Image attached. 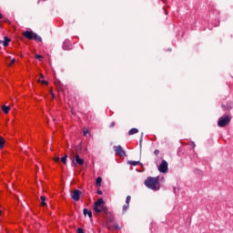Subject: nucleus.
<instances>
[{
    "mask_svg": "<svg viewBox=\"0 0 233 233\" xmlns=\"http://www.w3.org/2000/svg\"><path fill=\"white\" fill-rule=\"evenodd\" d=\"M93 210L96 214H101V212H104L106 216H110L106 218L107 228L109 230H117L119 228L117 224H114V217H112V214L108 212V208L105 206V200H103V198H98L97 201L95 202Z\"/></svg>",
    "mask_w": 233,
    "mask_h": 233,
    "instance_id": "obj_1",
    "label": "nucleus"
},
{
    "mask_svg": "<svg viewBox=\"0 0 233 233\" xmlns=\"http://www.w3.org/2000/svg\"><path fill=\"white\" fill-rule=\"evenodd\" d=\"M144 184L147 188H150V190H159L161 188V184L159 183V177H148Z\"/></svg>",
    "mask_w": 233,
    "mask_h": 233,
    "instance_id": "obj_2",
    "label": "nucleus"
},
{
    "mask_svg": "<svg viewBox=\"0 0 233 233\" xmlns=\"http://www.w3.org/2000/svg\"><path fill=\"white\" fill-rule=\"evenodd\" d=\"M22 35L25 37V39L37 41L38 43H41L43 41V38L41 36L37 35V34L34 33L33 31H25Z\"/></svg>",
    "mask_w": 233,
    "mask_h": 233,
    "instance_id": "obj_3",
    "label": "nucleus"
},
{
    "mask_svg": "<svg viewBox=\"0 0 233 233\" xmlns=\"http://www.w3.org/2000/svg\"><path fill=\"white\" fill-rule=\"evenodd\" d=\"M230 119H231L230 116H228V115L221 116L218 121V127H227V125H228V123H230Z\"/></svg>",
    "mask_w": 233,
    "mask_h": 233,
    "instance_id": "obj_4",
    "label": "nucleus"
},
{
    "mask_svg": "<svg viewBox=\"0 0 233 233\" xmlns=\"http://www.w3.org/2000/svg\"><path fill=\"white\" fill-rule=\"evenodd\" d=\"M158 171L161 174H167L168 172V162L167 160H162L161 164L158 166Z\"/></svg>",
    "mask_w": 233,
    "mask_h": 233,
    "instance_id": "obj_5",
    "label": "nucleus"
},
{
    "mask_svg": "<svg viewBox=\"0 0 233 233\" xmlns=\"http://www.w3.org/2000/svg\"><path fill=\"white\" fill-rule=\"evenodd\" d=\"M114 150L116 156H119V157H123V156H127V154L125 153V150L121 146H115Z\"/></svg>",
    "mask_w": 233,
    "mask_h": 233,
    "instance_id": "obj_6",
    "label": "nucleus"
},
{
    "mask_svg": "<svg viewBox=\"0 0 233 233\" xmlns=\"http://www.w3.org/2000/svg\"><path fill=\"white\" fill-rule=\"evenodd\" d=\"M71 198L74 201H79L81 198V191L79 189H75L71 194Z\"/></svg>",
    "mask_w": 233,
    "mask_h": 233,
    "instance_id": "obj_7",
    "label": "nucleus"
},
{
    "mask_svg": "<svg viewBox=\"0 0 233 233\" xmlns=\"http://www.w3.org/2000/svg\"><path fill=\"white\" fill-rule=\"evenodd\" d=\"M63 50H72V41L66 39L62 46Z\"/></svg>",
    "mask_w": 233,
    "mask_h": 233,
    "instance_id": "obj_8",
    "label": "nucleus"
},
{
    "mask_svg": "<svg viewBox=\"0 0 233 233\" xmlns=\"http://www.w3.org/2000/svg\"><path fill=\"white\" fill-rule=\"evenodd\" d=\"M75 161L77 163V165L83 166L85 164V159L79 157V155L75 156Z\"/></svg>",
    "mask_w": 233,
    "mask_h": 233,
    "instance_id": "obj_9",
    "label": "nucleus"
},
{
    "mask_svg": "<svg viewBox=\"0 0 233 233\" xmlns=\"http://www.w3.org/2000/svg\"><path fill=\"white\" fill-rule=\"evenodd\" d=\"M139 132V129L133 127L128 131V136H134V134H137Z\"/></svg>",
    "mask_w": 233,
    "mask_h": 233,
    "instance_id": "obj_10",
    "label": "nucleus"
},
{
    "mask_svg": "<svg viewBox=\"0 0 233 233\" xmlns=\"http://www.w3.org/2000/svg\"><path fill=\"white\" fill-rule=\"evenodd\" d=\"M83 214H84V216H88V218H92V211H90L86 208H84Z\"/></svg>",
    "mask_w": 233,
    "mask_h": 233,
    "instance_id": "obj_11",
    "label": "nucleus"
},
{
    "mask_svg": "<svg viewBox=\"0 0 233 233\" xmlns=\"http://www.w3.org/2000/svg\"><path fill=\"white\" fill-rule=\"evenodd\" d=\"M41 199V207H46V198L45 196L40 197Z\"/></svg>",
    "mask_w": 233,
    "mask_h": 233,
    "instance_id": "obj_12",
    "label": "nucleus"
},
{
    "mask_svg": "<svg viewBox=\"0 0 233 233\" xmlns=\"http://www.w3.org/2000/svg\"><path fill=\"white\" fill-rule=\"evenodd\" d=\"M103 182V178L101 177H98L96 179V187H101V183Z\"/></svg>",
    "mask_w": 233,
    "mask_h": 233,
    "instance_id": "obj_13",
    "label": "nucleus"
},
{
    "mask_svg": "<svg viewBox=\"0 0 233 233\" xmlns=\"http://www.w3.org/2000/svg\"><path fill=\"white\" fill-rule=\"evenodd\" d=\"M128 165H131L132 167H137V165H139V161H134V160H129Z\"/></svg>",
    "mask_w": 233,
    "mask_h": 233,
    "instance_id": "obj_14",
    "label": "nucleus"
},
{
    "mask_svg": "<svg viewBox=\"0 0 233 233\" xmlns=\"http://www.w3.org/2000/svg\"><path fill=\"white\" fill-rule=\"evenodd\" d=\"M56 86L60 92L63 91V84L61 82H56Z\"/></svg>",
    "mask_w": 233,
    "mask_h": 233,
    "instance_id": "obj_15",
    "label": "nucleus"
},
{
    "mask_svg": "<svg viewBox=\"0 0 233 233\" xmlns=\"http://www.w3.org/2000/svg\"><path fill=\"white\" fill-rule=\"evenodd\" d=\"M2 110L4 114H8L10 112V106H3Z\"/></svg>",
    "mask_w": 233,
    "mask_h": 233,
    "instance_id": "obj_16",
    "label": "nucleus"
},
{
    "mask_svg": "<svg viewBox=\"0 0 233 233\" xmlns=\"http://www.w3.org/2000/svg\"><path fill=\"white\" fill-rule=\"evenodd\" d=\"M8 43H10V38H8V36H5L4 38V43H3L4 46H8Z\"/></svg>",
    "mask_w": 233,
    "mask_h": 233,
    "instance_id": "obj_17",
    "label": "nucleus"
},
{
    "mask_svg": "<svg viewBox=\"0 0 233 233\" xmlns=\"http://www.w3.org/2000/svg\"><path fill=\"white\" fill-rule=\"evenodd\" d=\"M5 138L3 137H0V149L5 147Z\"/></svg>",
    "mask_w": 233,
    "mask_h": 233,
    "instance_id": "obj_18",
    "label": "nucleus"
},
{
    "mask_svg": "<svg viewBox=\"0 0 233 233\" xmlns=\"http://www.w3.org/2000/svg\"><path fill=\"white\" fill-rule=\"evenodd\" d=\"M38 83H42V85H48V82L46 80H41V78L38 79Z\"/></svg>",
    "mask_w": 233,
    "mask_h": 233,
    "instance_id": "obj_19",
    "label": "nucleus"
},
{
    "mask_svg": "<svg viewBox=\"0 0 233 233\" xmlns=\"http://www.w3.org/2000/svg\"><path fill=\"white\" fill-rule=\"evenodd\" d=\"M130 199H132V198L130 196H127L126 198V204L130 205Z\"/></svg>",
    "mask_w": 233,
    "mask_h": 233,
    "instance_id": "obj_20",
    "label": "nucleus"
},
{
    "mask_svg": "<svg viewBox=\"0 0 233 233\" xmlns=\"http://www.w3.org/2000/svg\"><path fill=\"white\" fill-rule=\"evenodd\" d=\"M128 207H130V204H125L124 206H123V210L124 211H127V210H128Z\"/></svg>",
    "mask_w": 233,
    "mask_h": 233,
    "instance_id": "obj_21",
    "label": "nucleus"
},
{
    "mask_svg": "<svg viewBox=\"0 0 233 233\" xmlns=\"http://www.w3.org/2000/svg\"><path fill=\"white\" fill-rule=\"evenodd\" d=\"M53 161H55V163H59V161H61V158H59V157H55L53 158Z\"/></svg>",
    "mask_w": 233,
    "mask_h": 233,
    "instance_id": "obj_22",
    "label": "nucleus"
},
{
    "mask_svg": "<svg viewBox=\"0 0 233 233\" xmlns=\"http://www.w3.org/2000/svg\"><path fill=\"white\" fill-rule=\"evenodd\" d=\"M66 156H65V157H63L62 158H61V161H62V163L64 164V165H66Z\"/></svg>",
    "mask_w": 233,
    "mask_h": 233,
    "instance_id": "obj_23",
    "label": "nucleus"
},
{
    "mask_svg": "<svg viewBox=\"0 0 233 233\" xmlns=\"http://www.w3.org/2000/svg\"><path fill=\"white\" fill-rule=\"evenodd\" d=\"M35 57H36V59H38L39 61H43V56H41V55H36Z\"/></svg>",
    "mask_w": 233,
    "mask_h": 233,
    "instance_id": "obj_24",
    "label": "nucleus"
},
{
    "mask_svg": "<svg viewBox=\"0 0 233 233\" xmlns=\"http://www.w3.org/2000/svg\"><path fill=\"white\" fill-rule=\"evenodd\" d=\"M15 63V58L11 59L10 63L8 64L9 66H12Z\"/></svg>",
    "mask_w": 233,
    "mask_h": 233,
    "instance_id": "obj_25",
    "label": "nucleus"
},
{
    "mask_svg": "<svg viewBox=\"0 0 233 233\" xmlns=\"http://www.w3.org/2000/svg\"><path fill=\"white\" fill-rule=\"evenodd\" d=\"M76 232L77 233H85V230L83 229V228H78Z\"/></svg>",
    "mask_w": 233,
    "mask_h": 233,
    "instance_id": "obj_26",
    "label": "nucleus"
},
{
    "mask_svg": "<svg viewBox=\"0 0 233 233\" xmlns=\"http://www.w3.org/2000/svg\"><path fill=\"white\" fill-rule=\"evenodd\" d=\"M96 194H98V196H103V191H101V189H98L96 191Z\"/></svg>",
    "mask_w": 233,
    "mask_h": 233,
    "instance_id": "obj_27",
    "label": "nucleus"
},
{
    "mask_svg": "<svg viewBox=\"0 0 233 233\" xmlns=\"http://www.w3.org/2000/svg\"><path fill=\"white\" fill-rule=\"evenodd\" d=\"M154 154H155V156H159V149H156V150L154 151Z\"/></svg>",
    "mask_w": 233,
    "mask_h": 233,
    "instance_id": "obj_28",
    "label": "nucleus"
},
{
    "mask_svg": "<svg viewBox=\"0 0 233 233\" xmlns=\"http://www.w3.org/2000/svg\"><path fill=\"white\" fill-rule=\"evenodd\" d=\"M114 127H116V123L115 122L110 124V128H114Z\"/></svg>",
    "mask_w": 233,
    "mask_h": 233,
    "instance_id": "obj_29",
    "label": "nucleus"
},
{
    "mask_svg": "<svg viewBox=\"0 0 233 233\" xmlns=\"http://www.w3.org/2000/svg\"><path fill=\"white\" fill-rule=\"evenodd\" d=\"M40 79H45V75L40 74Z\"/></svg>",
    "mask_w": 233,
    "mask_h": 233,
    "instance_id": "obj_30",
    "label": "nucleus"
},
{
    "mask_svg": "<svg viewBox=\"0 0 233 233\" xmlns=\"http://www.w3.org/2000/svg\"><path fill=\"white\" fill-rule=\"evenodd\" d=\"M87 132H88V130L84 129V136H86Z\"/></svg>",
    "mask_w": 233,
    "mask_h": 233,
    "instance_id": "obj_31",
    "label": "nucleus"
},
{
    "mask_svg": "<svg viewBox=\"0 0 233 233\" xmlns=\"http://www.w3.org/2000/svg\"><path fill=\"white\" fill-rule=\"evenodd\" d=\"M3 216V210L0 209V218Z\"/></svg>",
    "mask_w": 233,
    "mask_h": 233,
    "instance_id": "obj_32",
    "label": "nucleus"
},
{
    "mask_svg": "<svg viewBox=\"0 0 233 233\" xmlns=\"http://www.w3.org/2000/svg\"><path fill=\"white\" fill-rule=\"evenodd\" d=\"M0 19H3V15L2 14H0Z\"/></svg>",
    "mask_w": 233,
    "mask_h": 233,
    "instance_id": "obj_33",
    "label": "nucleus"
},
{
    "mask_svg": "<svg viewBox=\"0 0 233 233\" xmlns=\"http://www.w3.org/2000/svg\"><path fill=\"white\" fill-rule=\"evenodd\" d=\"M51 94H52L53 97H55L54 93H51Z\"/></svg>",
    "mask_w": 233,
    "mask_h": 233,
    "instance_id": "obj_34",
    "label": "nucleus"
}]
</instances>
